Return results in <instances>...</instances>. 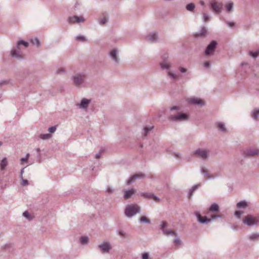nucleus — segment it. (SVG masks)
Returning <instances> with one entry per match:
<instances>
[{
	"instance_id": "25",
	"label": "nucleus",
	"mask_w": 259,
	"mask_h": 259,
	"mask_svg": "<svg viewBox=\"0 0 259 259\" xmlns=\"http://www.w3.org/2000/svg\"><path fill=\"white\" fill-rule=\"evenodd\" d=\"M234 3L232 2H229L226 4V11L228 13H231L233 11Z\"/></svg>"
},
{
	"instance_id": "62",
	"label": "nucleus",
	"mask_w": 259,
	"mask_h": 259,
	"mask_svg": "<svg viewBox=\"0 0 259 259\" xmlns=\"http://www.w3.org/2000/svg\"><path fill=\"white\" fill-rule=\"evenodd\" d=\"M30 155L29 153H27L26 156H25V158H27V159H28V157H29Z\"/></svg>"
},
{
	"instance_id": "22",
	"label": "nucleus",
	"mask_w": 259,
	"mask_h": 259,
	"mask_svg": "<svg viewBox=\"0 0 259 259\" xmlns=\"http://www.w3.org/2000/svg\"><path fill=\"white\" fill-rule=\"evenodd\" d=\"M251 117L255 120L257 121L259 117V108H255L252 110L251 112Z\"/></svg>"
},
{
	"instance_id": "44",
	"label": "nucleus",
	"mask_w": 259,
	"mask_h": 259,
	"mask_svg": "<svg viewBox=\"0 0 259 259\" xmlns=\"http://www.w3.org/2000/svg\"><path fill=\"white\" fill-rule=\"evenodd\" d=\"M174 243L176 245L178 246H179L181 245L182 244V241L181 240L179 239V237H176L175 238V240H174Z\"/></svg>"
},
{
	"instance_id": "26",
	"label": "nucleus",
	"mask_w": 259,
	"mask_h": 259,
	"mask_svg": "<svg viewBox=\"0 0 259 259\" xmlns=\"http://www.w3.org/2000/svg\"><path fill=\"white\" fill-rule=\"evenodd\" d=\"M247 238L252 241L259 240V233H252L247 236Z\"/></svg>"
},
{
	"instance_id": "31",
	"label": "nucleus",
	"mask_w": 259,
	"mask_h": 259,
	"mask_svg": "<svg viewBox=\"0 0 259 259\" xmlns=\"http://www.w3.org/2000/svg\"><path fill=\"white\" fill-rule=\"evenodd\" d=\"M8 165V161L6 158H4L0 162V166L2 170L5 169Z\"/></svg>"
},
{
	"instance_id": "47",
	"label": "nucleus",
	"mask_w": 259,
	"mask_h": 259,
	"mask_svg": "<svg viewBox=\"0 0 259 259\" xmlns=\"http://www.w3.org/2000/svg\"><path fill=\"white\" fill-rule=\"evenodd\" d=\"M65 72V70L63 68H59L56 70V73L58 74H61Z\"/></svg>"
},
{
	"instance_id": "56",
	"label": "nucleus",
	"mask_w": 259,
	"mask_h": 259,
	"mask_svg": "<svg viewBox=\"0 0 259 259\" xmlns=\"http://www.w3.org/2000/svg\"><path fill=\"white\" fill-rule=\"evenodd\" d=\"M101 150H100L98 153L95 154V158L98 159L99 158L101 157Z\"/></svg>"
},
{
	"instance_id": "49",
	"label": "nucleus",
	"mask_w": 259,
	"mask_h": 259,
	"mask_svg": "<svg viewBox=\"0 0 259 259\" xmlns=\"http://www.w3.org/2000/svg\"><path fill=\"white\" fill-rule=\"evenodd\" d=\"M56 129H57V127H56V125L50 127L48 128V131L51 133H53L56 131Z\"/></svg>"
},
{
	"instance_id": "9",
	"label": "nucleus",
	"mask_w": 259,
	"mask_h": 259,
	"mask_svg": "<svg viewBox=\"0 0 259 259\" xmlns=\"http://www.w3.org/2000/svg\"><path fill=\"white\" fill-rule=\"evenodd\" d=\"M98 248L102 253H107L109 252L112 247L109 242H104L98 245Z\"/></svg>"
},
{
	"instance_id": "39",
	"label": "nucleus",
	"mask_w": 259,
	"mask_h": 259,
	"mask_svg": "<svg viewBox=\"0 0 259 259\" xmlns=\"http://www.w3.org/2000/svg\"><path fill=\"white\" fill-rule=\"evenodd\" d=\"M23 216L29 221H31L33 219V217L27 211H25L23 213Z\"/></svg>"
},
{
	"instance_id": "28",
	"label": "nucleus",
	"mask_w": 259,
	"mask_h": 259,
	"mask_svg": "<svg viewBox=\"0 0 259 259\" xmlns=\"http://www.w3.org/2000/svg\"><path fill=\"white\" fill-rule=\"evenodd\" d=\"M108 21V17L106 16H103L98 19L99 24L101 25H103L106 24Z\"/></svg>"
},
{
	"instance_id": "59",
	"label": "nucleus",
	"mask_w": 259,
	"mask_h": 259,
	"mask_svg": "<svg viewBox=\"0 0 259 259\" xmlns=\"http://www.w3.org/2000/svg\"><path fill=\"white\" fill-rule=\"evenodd\" d=\"M209 66H210V63H209V62L208 61H206V62H204V66L205 67L207 68V67H209Z\"/></svg>"
},
{
	"instance_id": "18",
	"label": "nucleus",
	"mask_w": 259,
	"mask_h": 259,
	"mask_svg": "<svg viewBox=\"0 0 259 259\" xmlns=\"http://www.w3.org/2000/svg\"><path fill=\"white\" fill-rule=\"evenodd\" d=\"M200 171L201 173L204 176L205 180H207L214 179V176L212 174L209 173L204 167H201L200 168Z\"/></svg>"
},
{
	"instance_id": "17",
	"label": "nucleus",
	"mask_w": 259,
	"mask_h": 259,
	"mask_svg": "<svg viewBox=\"0 0 259 259\" xmlns=\"http://www.w3.org/2000/svg\"><path fill=\"white\" fill-rule=\"evenodd\" d=\"M118 51L117 49H114L111 51L109 54L110 57L116 64L119 63V58L118 56Z\"/></svg>"
},
{
	"instance_id": "3",
	"label": "nucleus",
	"mask_w": 259,
	"mask_h": 259,
	"mask_svg": "<svg viewBox=\"0 0 259 259\" xmlns=\"http://www.w3.org/2000/svg\"><path fill=\"white\" fill-rule=\"evenodd\" d=\"M86 75L82 72L75 73L71 76L73 84L77 88H81L84 86Z\"/></svg>"
},
{
	"instance_id": "19",
	"label": "nucleus",
	"mask_w": 259,
	"mask_h": 259,
	"mask_svg": "<svg viewBox=\"0 0 259 259\" xmlns=\"http://www.w3.org/2000/svg\"><path fill=\"white\" fill-rule=\"evenodd\" d=\"M195 215L198 222L201 224H206L211 222V219H208L206 217H201L199 212H196Z\"/></svg>"
},
{
	"instance_id": "51",
	"label": "nucleus",
	"mask_w": 259,
	"mask_h": 259,
	"mask_svg": "<svg viewBox=\"0 0 259 259\" xmlns=\"http://www.w3.org/2000/svg\"><path fill=\"white\" fill-rule=\"evenodd\" d=\"M22 182L21 185L23 186H25L28 184V182L27 180L24 179L23 178L22 179H21Z\"/></svg>"
},
{
	"instance_id": "27",
	"label": "nucleus",
	"mask_w": 259,
	"mask_h": 259,
	"mask_svg": "<svg viewBox=\"0 0 259 259\" xmlns=\"http://www.w3.org/2000/svg\"><path fill=\"white\" fill-rule=\"evenodd\" d=\"M236 206L238 208L245 209L248 206V203L246 201L243 200V201L238 202L237 203Z\"/></svg>"
},
{
	"instance_id": "57",
	"label": "nucleus",
	"mask_w": 259,
	"mask_h": 259,
	"mask_svg": "<svg viewBox=\"0 0 259 259\" xmlns=\"http://www.w3.org/2000/svg\"><path fill=\"white\" fill-rule=\"evenodd\" d=\"M24 168H25V167H23V168H22L21 169V171H20V178L21 179H22V178H23V173H24Z\"/></svg>"
},
{
	"instance_id": "58",
	"label": "nucleus",
	"mask_w": 259,
	"mask_h": 259,
	"mask_svg": "<svg viewBox=\"0 0 259 259\" xmlns=\"http://www.w3.org/2000/svg\"><path fill=\"white\" fill-rule=\"evenodd\" d=\"M106 191L109 193H113V189L112 188H110V187H108L106 189Z\"/></svg>"
},
{
	"instance_id": "1",
	"label": "nucleus",
	"mask_w": 259,
	"mask_h": 259,
	"mask_svg": "<svg viewBox=\"0 0 259 259\" xmlns=\"http://www.w3.org/2000/svg\"><path fill=\"white\" fill-rule=\"evenodd\" d=\"M159 65L161 70H165L167 76L171 81H175L179 79L180 75L171 70L172 64L168 55H164L161 57Z\"/></svg>"
},
{
	"instance_id": "46",
	"label": "nucleus",
	"mask_w": 259,
	"mask_h": 259,
	"mask_svg": "<svg viewBox=\"0 0 259 259\" xmlns=\"http://www.w3.org/2000/svg\"><path fill=\"white\" fill-rule=\"evenodd\" d=\"M243 213V212L241 210H237L235 212V215L236 217L239 219Z\"/></svg>"
},
{
	"instance_id": "24",
	"label": "nucleus",
	"mask_w": 259,
	"mask_h": 259,
	"mask_svg": "<svg viewBox=\"0 0 259 259\" xmlns=\"http://www.w3.org/2000/svg\"><path fill=\"white\" fill-rule=\"evenodd\" d=\"M135 191L136 190L133 188L125 190L123 195L124 198L125 199H128L133 194H134Z\"/></svg>"
},
{
	"instance_id": "6",
	"label": "nucleus",
	"mask_w": 259,
	"mask_h": 259,
	"mask_svg": "<svg viewBox=\"0 0 259 259\" xmlns=\"http://www.w3.org/2000/svg\"><path fill=\"white\" fill-rule=\"evenodd\" d=\"M210 151L207 149L198 148L193 152L194 155L203 160H206L209 156Z\"/></svg>"
},
{
	"instance_id": "7",
	"label": "nucleus",
	"mask_w": 259,
	"mask_h": 259,
	"mask_svg": "<svg viewBox=\"0 0 259 259\" xmlns=\"http://www.w3.org/2000/svg\"><path fill=\"white\" fill-rule=\"evenodd\" d=\"M209 7L214 13L220 14L223 9V4L215 0H211L209 3Z\"/></svg>"
},
{
	"instance_id": "36",
	"label": "nucleus",
	"mask_w": 259,
	"mask_h": 259,
	"mask_svg": "<svg viewBox=\"0 0 259 259\" xmlns=\"http://www.w3.org/2000/svg\"><path fill=\"white\" fill-rule=\"evenodd\" d=\"M30 41L32 45L36 46L37 47H39L40 46V41L38 40V39L36 37L31 38Z\"/></svg>"
},
{
	"instance_id": "8",
	"label": "nucleus",
	"mask_w": 259,
	"mask_h": 259,
	"mask_svg": "<svg viewBox=\"0 0 259 259\" xmlns=\"http://www.w3.org/2000/svg\"><path fill=\"white\" fill-rule=\"evenodd\" d=\"M243 223L248 226L259 225V217L247 215L243 219Z\"/></svg>"
},
{
	"instance_id": "11",
	"label": "nucleus",
	"mask_w": 259,
	"mask_h": 259,
	"mask_svg": "<svg viewBox=\"0 0 259 259\" xmlns=\"http://www.w3.org/2000/svg\"><path fill=\"white\" fill-rule=\"evenodd\" d=\"M217 45L218 43L215 40L211 41L205 49V55L206 56L212 55L215 51Z\"/></svg>"
},
{
	"instance_id": "29",
	"label": "nucleus",
	"mask_w": 259,
	"mask_h": 259,
	"mask_svg": "<svg viewBox=\"0 0 259 259\" xmlns=\"http://www.w3.org/2000/svg\"><path fill=\"white\" fill-rule=\"evenodd\" d=\"M219 210V206L217 203H213L211 205L209 208V211L210 212H216Z\"/></svg>"
},
{
	"instance_id": "4",
	"label": "nucleus",
	"mask_w": 259,
	"mask_h": 259,
	"mask_svg": "<svg viewBox=\"0 0 259 259\" xmlns=\"http://www.w3.org/2000/svg\"><path fill=\"white\" fill-rule=\"evenodd\" d=\"M141 210L140 207L136 204L127 205L124 210V214L128 218H131L137 213H139Z\"/></svg>"
},
{
	"instance_id": "50",
	"label": "nucleus",
	"mask_w": 259,
	"mask_h": 259,
	"mask_svg": "<svg viewBox=\"0 0 259 259\" xmlns=\"http://www.w3.org/2000/svg\"><path fill=\"white\" fill-rule=\"evenodd\" d=\"M221 216L219 214H211L210 215V218L209 219H211V221L217 219V218H220Z\"/></svg>"
},
{
	"instance_id": "21",
	"label": "nucleus",
	"mask_w": 259,
	"mask_h": 259,
	"mask_svg": "<svg viewBox=\"0 0 259 259\" xmlns=\"http://www.w3.org/2000/svg\"><path fill=\"white\" fill-rule=\"evenodd\" d=\"M141 196L145 198L152 199L155 201H158L159 200V199L156 195L151 193H143Z\"/></svg>"
},
{
	"instance_id": "2",
	"label": "nucleus",
	"mask_w": 259,
	"mask_h": 259,
	"mask_svg": "<svg viewBox=\"0 0 259 259\" xmlns=\"http://www.w3.org/2000/svg\"><path fill=\"white\" fill-rule=\"evenodd\" d=\"M21 45H22L24 48H27L29 46L28 42L23 40H19L16 43V49L13 48L11 51V55L12 57L16 58L18 60H23L24 59L23 56L20 53L19 51L22 49Z\"/></svg>"
},
{
	"instance_id": "61",
	"label": "nucleus",
	"mask_w": 259,
	"mask_h": 259,
	"mask_svg": "<svg viewBox=\"0 0 259 259\" xmlns=\"http://www.w3.org/2000/svg\"><path fill=\"white\" fill-rule=\"evenodd\" d=\"M199 3L201 6H204L205 5V3L203 1H200Z\"/></svg>"
},
{
	"instance_id": "43",
	"label": "nucleus",
	"mask_w": 259,
	"mask_h": 259,
	"mask_svg": "<svg viewBox=\"0 0 259 259\" xmlns=\"http://www.w3.org/2000/svg\"><path fill=\"white\" fill-rule=\"evenodd\" d=\"M117 234L123 238H126L128 236V235L127 234V233L125 231H124L123 230H119L117 232Z\"/></svg>"
},
{
	"instance_id": "32",
	"label": "nucleus",
	"mask_w": 259,
	"mask_h": 259,
	"mask_svg": "<svg viewBox=\"0 0 259 259\" xmlns=\"http://www.w3.org/2000/svg\"><path fill=\"white\" fill-rule=\"evenodd\" d=\"M200 185L197 184L193 186L190 190L189 193H188V197L190 198L192 195L193 192L199 187Z\"/></svg>"
},
{
	"instance_id": "41",
	"label": "nucleus",
	"mask_w": 259,
	"mask_h": 259,
	"mask_svg": "<svg viewBox=\"0 0 259 259\" xmlns=\"http://www.w3.org/2000/svg\"><path fill=\"white\" fill-rule=\"evenodd\" d=\"M210 16L206 13H203L202 14V19L204 22H208L209 21Z\"/></svg>"
},
{
	"instance_id": "53",
	"label": "nucleus",
	"mask_w": 259,
	"mask_h": 259,
	"mask_svg": "<svg viewBox=\"0 0 259 259\" xmlns=\"http://www.w3.org/2000/svg\"><path fill=\"white\" fill-rule=\"evenodd\" d=\"M180 110V108L179 106H174L170 108V111L172 112L174 110L179 111Z\"/></svg>"
},
{
	"instance_id": "35",
	"label": "nucleus",
	"mask_w": 259,
	"mask_h": 259,
	"mask_svg": "<svg viewBox=\"0 0 259 259\" xmlns=\"http://www.w3.org/2000/svg\"><path fill=\"white\" fill-rule=\"evenodd\" d=\"M195 8V6L193 3H190L186 5V9L187 11L193 12Z\"/></svg>"
},
{
	"instance_id": "40",
	"label": "nucleus",
	"mask_w": 259,
	"mask_h": 259,
	"mask_svg": "<svg viewBox=\"0 0 259 259\" xmlns=\"http://www.w3.org/2000/svg\"><path fill=\"white\" fill-rule=\"evenodd\" d=\"M80 242L82 244H86L89 242L88 237L87 236H81L80 239Z\"/></svg>"
},
{
	"instance_id": "63",
	"label": "nucleus",
	"mask_w": 259,
	"mask_h": 259,
	"mask_svg": "<svg viewBox=\"0 0 259 259\" xmlns=\"http://www.w3.org/2000/svg\"><path fill=\"white\" fill-rule=\"evenodd\" d=\"M0 145H1V143H0Z\"/></svg>"
},
{
	"instance_id": "5",
	"label": "nucleus",
	"mask_w": 259,
	"mask_h": 259,
	"mask_svg": "<svg viewBox=\"0 0 259 259\" xmlns=\"http://www.w3.org/2000/svg\"><path fill=\"white\" fill-rule=\"evenodd\" d=\"M168 119L173 122H181L187 120L188 115L184 113L178 112L177 113H170Z\"/></svg>"
},
{
	"instance_id": "13",
	"label": "nucleus",
	"mask_w": 259,
	"mask_h": 259,
	"mask_svg": "<svg viewBox=\"0 0 259 259\" xmlns=\"http://www.w3.org/2000/svg\"><path fill=\"white\" fill-rule=\"evenodd\" d=\"M187 102L190 105H197L202 106L204 105V102L201 99L197 97H190L186 99Z\"/></svg>"
},
{
	"instance_id": "60",
	"label": "nucleus",
	"mask_w": 259,
	"mask_h": 259,
	"mask_svg": "<svg viewBox=\"0 0 259 259\" xmlns=\"http://www.w3.org/2000/svg\"><path fill=\"white\" fill-rule=\"evenodd\" d=\"M36 152L38 153V156H40V149L38 148L36 149Z\"/></svg>"
},
{
	"instance_id": "42",
	"label": "nucleus",
	"mask_w": 259,
	"mask_h": 259,
	"mask_svg": "<svg viewBox=\"0 0 259 259\" xmlns=\"http://www.w3.org/2000/svg\"><path fill=\"white\" fill-rule=\"evenodd\" d=\"M249 55L250 56H251L254 58H256V57H258V56L259 55V51H255V52L250 51L249 52Z\"/></svg>"
},
{
	"instance_id": "55",
	"label": "nucleus",
	"mask_w": 259,
	"mask_h": 259,
	"mask_svg": "<svg viewBox=\"0 0 259 259\" xmlns=\"http://www.w3.org/2000/svg\"><path fill=\"white\" fill-rule=\"evenodd\" d=\"M20 162H21V164H22L23 162H28V159H27V158L22 157L20 159Z\"/></svg>"
},
{
	"instance_id": "30",
	"label": "nucleus",
	"mask_w": 259,
	"mask_h": 259,
	"mask_svg": "<svg viewBox=\"0 0 259 259\" xmlns=\"http://www.w3.org/2000/svg\"><path fill=\"white\" fill-rule=\"evenodd\" d=\"M139 222L141 224H149L151 223L150 220L145 216L141 217L139 220Z\"/></svg>"
},
{
	"instance_id": "23",
	"label": "nucleus",
	"mask_w": 259,
	"mask_h": 259,
	"mask_svg": "<svg viewBox=\"0 0 259 259\" xmlns=\"http://www.w3.org/2000/svg\"><path fill=\"white\" fill-rule=\"evenodd\" d=\"M147 39L151 42H155L158 39L157 34L155 32L150 33L147 35Z\"/></svg>"
},
{
	"instance_id": "34",
	"label": "nucleus",
	"mask_w": 259,
	"mask_h": 259,
	"mask_svg": "<svg viewBox=\"0 0 259 259\" xmlns=\"http://www.w3.org/2000/svg\"><path fill=\"white\" fill-rule=\"evenodd\" d=\"M39 137L42 140H48L52 137V135L51 134H40Z\"/></svg>"
},
{
	"instance_id": "37",
	"label": "nucleus",
	"mask_w": 259,
	"mask_h": 259,
	"mask_svg": "<svg viewBox=\"0 0 259 259\" xmlns=\"http://www.w3.org/2000/svg\"><path fill=\"white\" fill-rule=\"evenodd\" d=\"M217 127L222 132H226V129L225 125L223 122H218L217 124Z\"/></svg>"
},
{
	"instance_id": "48",
	"label": "nucleus",
	"mask_w": 259,
	"mask_h": 259,
	"mask_svg": "<svg viewBox=\"0 0 259 259\" xmlns=\"http://www.w3.org/2000/svg\"><path fill=\"white\" fill-rule=\"evenodd\" d=\"M9 82L10 81L8 80H0V87H3L5 85H7L9 84Z\"/></svg>"
},
{
	"instance_id": "33",
	"label": "nucleus",
	"mask_w": 259,
	"mask_h": 259,
	"mask_svg": "<svg viewBox=\"0 0 259 259\" xmlns=\"http://www.w3.org/2000/svg\"><path fill=\"white\" fill-rule=\"evenodd\" d=\"M153 128V126H145L143 129V135L146 136L147 134Z\"/></svg>"
},
{
	"instance_id": "45",
	"label": "nucleus",
	"mask_w": 259,
	"mask_h": 259,
	"mask_svg": "<svg viewBox=\"0 0 259 259\" xmlns=\"http://www.w3.org/2000/svg\"><path fill=\"white\" fill-rule=\"evenodd\" d=\"M179 70L181 73H188V70L186 68L180 66L179 67Z\"/></svg>"
},
{
	"instance_id": "20",
	"label": "nucleus",
	"mask_w": 259,
	"mask_h": 259,
	"mask_svg": "<svg viewBox=\"0 0 259 259\" xmlns=\"http://www.w3.org/2000/svg\"><path fill=\"white\" fill-rule=\"evenodd\" d=\"M207 34L208 32L207 29L204 27H202L199 31L195 34L194 36L196 38L202 37L207 36Z\"/></svg>"
},
{
	"instance_id": "14",
	"label": "nucleus",
	"mask_w": 259,
	"mask_h": 259,
	"mask_svg": "<svg viewBox=\"0 0 259 259\" xmlns=\"http://www.w3.org/2000/svg\"><path fill=\"white\" fill-rule=\"evenodd\" d=\"M145 177V175L144 173L140 172L138 174H136L133 176L131 177L129 179L126 181V184L127 185H130L132 183L135 182L136 180L142 179L144 178Z\"/></svg>"
},
{
	"instance_id": "54",
	"label": "nucleus",
	"mask_w": 259,
	"mask_h": 259,
	"mask_svg": "<svg viewBox=\"0 0 259 259\" xmlns=\"http://www.w3.org/2000/svg\"><path fill=\"white\" fill-rule=\"evenodd\" d=\"M226 23L229 27H232V26H234L235 25V23L233 22L226 21Z\"/></svg>"
},
{
	"instance_id": "52",
	"label": "nucleus",
	"mask_w": 259,
	"mask_h": 259,
	"mask_svg": "<svg viewBox=\"0 0 259 259\" xmlns=\"http://www.w3.org/2000/svg\"><path fill=\"white\" fill-rule=\"evenodd\" d=\"M149 257V253L148 252H145L142 254V259H148Z\"/></svg>"
},
{
	"instance_id": "15",
	"label": "nucleus",
	"mask_w": 259,
	"mask_h": 259,
	"mask_svg": "<svg viewBox=\"0 0 259 259\" xmlns=\"http://www.w3.org/2000/svg\"><path fill=\"white\" fill-rule=\"evenodd\" d=\"M91 100L87 98H82L80 103L76 104L77 106L81 109H87L91 103Z\"/></svg>"
},
{
	"instance_id": "10",
	"label": "nucleus",
	"mask_w": 259,
	"mask_h": 259,
	"mask_svg": "<svg viewBox=\"0 0 259 259\" xmlns=\"http://www.w3.org/2000/svg\"><path fill=\"white\" fill-rule=\"evenodd\" d=\"M85 19L82 16H70L67 19V22L69 24H79L80 23H84Z\"/></svg>"
},
{
	"instance_id": "12",
	"label": "nucleus",
	"mask_w": 259,
	"mask_h": 259,
	"mask_svg": "<svg viewBox=\"0 0 259 259\" xmlns=\"http://www.w3.org/2000/svg\"><path fill=\"white\" fill-rule=\"evenodd\" d=\"M167 226V223L164 221H162L160 224V229L162 230L163 233L167 236H173L176 235L177 233L171 230H168L165 228Z\"/></svg>"
},
{
	"instance_id": "38",
	"label": "nucleus",
	"mask_w": 259,
	"mask_h": 259,
	"mask_svg": "<svg viewBox=\"0 0 259 259\" xmlns=\"http://www.w3.org/2000/svg\"><path fill=\"white\" fill-rule=\"evenodd\" d=\"M75 39L81 42H84L87 40L85 37L82 35H79L76 36L75 37Z\"/></svg>"
},
{
	"instance_id": "16",
	"label": "nucleus",
	"mask_w": 259,
	"mask_h": 259,
	"mask_svg": "<svg viewBox=\"0 0 259 259\" xmlns=\"http://www.w3.org/2000/svg\"><path fill=\"white\" fill-rule=\"evenodd\" d=\"M244 153L248 156H254L259 154V150L255 148H249L246 149Z\"/></svg>"
}]
</instances>
